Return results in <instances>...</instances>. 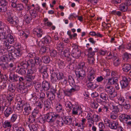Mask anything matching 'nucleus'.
Wrapping results in <instances>:
<instances>
[{"label":"nucleus","instance_id":"1","mask_svg":"<svg viewBox=\"0 0 131 131\" xmlns=\"http://www.w3.org/2000/svg\"><path fill=\"white\" fill-rule=\"evenodd\" d=\"M60 117L59 115L53 112L47 113L45 115L44 117L46 122L51 124H53L56 119L59 118Z\"/></svg>","mask_w":131,"mask_h":131},{"label":"nucleus","instance_id":"2","mask_svg":"<svg viewBox=\"0 0 131 131\" xmlns=\"http://www.w3.org/2000/svg\"><path fill=\"white\" fill-rule=\"evenodd\" d=\"M20 65L25 69H26L30 67L32 69V68L34 67L35 64L34 60L31 59L27 60H23L20 63Z\"/></svg>","mask_w":131,"mask_h":131},{"label":"nucleus","instance_id":"3","mask_svg":"<svg viewBox=\"0 0 131 131\" xmlns=\"http://www.w3.org/2000/svg\"><path fill=\"white\" fill-rule=\"evenodd\" d=\"M105 90L112 97H114L117 95V93L115 91V89L112 86H110L106 87Z\"/></svg>","mask_w":131,"mask_h":131},{"label":"nucleus","instance_id":"4","mask_svg":"<svg viewBox=\"0 0 131 131\" xmlns=\"http://www.w3.org/2000/svg\"><path fill=\"white\" fill-rule=\"evenodd\" d=\"M81 54V51L78 49V46H75L73 48L71 53V56L75 58H78Z\"/></svg>","mask_w":131,"mask_h":131},{"label":"nucleus","instance_id":"5","mask_svg":"<svg viewBox=\"0 0 131 131\" xmlns=\"http://www.w3.org/2000/svg\"><path fill=\"white\" fill-rule=\"evenodd\" d=\"M8 3L6 0H1L0 2V12L3 13L7 10Z\"/></svg>","mask_w":131,"mask_h":131},{"label":"nucleus","instance_id":"6","mask_svg":"<svg viewBox=\"0 0 131 131\" xmlns=\"http://www.w3.org/2000/svg\"><path fill=\"white\" fill-rule=\"evenodd\" d=\"M130 80V79L129 78H127L125 77H123L122 80L120 82V84L121 86V88L124 89L127 87Z\"/></svg>","mask_w":131,"mask_h":131},{"label":"nucleus","instance_id":"7","mask_svg":"<svg viewBox=\"0 0 131 131\" xmlns=\"http://www.w3.org/2000/svg\"><path fill=\"white\" fill-rule=\"evenodd\" d=\"M75 73L77 76L81 79H83L85 76L84 70L81 68H79L77 69Z\"/></svg>","mask_w":131,"mask_h":131},{"label":"nucleus","instance_id":"8","mask_svg":"<svg viewBox=\"0 0 131 131\" xmlns=\"http://www.w3.org/2000/svg\"><path fill=\"white\" fill-rule=\"evenodd\" d=\"M119 118L122 122H127L128 120L131 119V115H128L125 114H122L119 116Z\"/></svg>","mask_w":131,"mask_h":131},{"label":"nucleus","instance_id":"9","mask_svg":"<svg viewBox=\"0 0 131 131\" xmlns=\"http://www.w3.org/2000/svg\"><path fill=\"white\" fill-rule=\"evenodd\" d=\"M19 76L14 73H11L9 75L8 80L10 82H16L18 80Z\"/></svg>","mask_w":131,"mask_h":131},{"label":"nucleus","instance_id":"10","mask_svg":"<svg viewBox=\"0 0 131 131\" xmlns=\"http://www.w3.org/2000/svg\"><path fill=\"white\" fill-rule=\"evenodd\" d=\"M98 49L94 47L92 48L91 47L89 48L88 49L89 56H90V57H93L94 58L95 57L94 55H95V53H98Z\"/></svg>","mask_w":131,"mask_h":131},{"label":"nucleus","instance_id":"11","mask_svg":"<svg viewBox=\"0 0 131 131\" xmlns=\"http://www.w3.org/2000/svg\"><path fill=\"white\" fill-rule=\"evenodd\" d=\"M24 110L25 113L27 114V115H29L31 113L33 110V108L32 106L29 104H25Z\"/></svg>","mask_w":131,"mask_h":131},{"label":"nucleus","instance_id":"12","mask_svg":"<svg viewBox=\"0 0 131 131\" xmlns=\"http://www.w3.org/2000/svg\"><path fill=\"white\" fill-rule=\"evenodd\" d=\"M42 88L43 90L46 91L49 90L50 88V83L46 81H43L41 84Z\"/></svg>","mask_w":131,"mask_h":131},{"label":"nucleus","instance_id":"13","mask_svg":"<svg viewBox=\"0 0 131 131\" xmlns=\"http://www.w3.org/2000/svg\"><path fill=\"white\" fill-rule=\"evenodd\" d=\"M85 83L89 89H94L98 87V85L96 84H94L92 81H86Z\"/></svg>","mask_w":131,"mask_h":131},{"label":"nucleus","instance_id":"14","mask_svg":"<svg viewBox=\"0 0 131 131\" xmlns=\"http://www.w3.org/2000/svg\"><path fill=\"white\" fill-rule=\"evenodd\" d=\"M118 78L117 77H113L108 79L107 83L108 85L114 84L118 82Z\"/></svg>","mask_w":131,"mask_h":131},{"label":"nucleus","instance_id":"15","mask_svg":"<svg viewBox=\"0 0 131 131\" xmlns=\"http://www.w3.org/2000/svg\"><path fill=\"white\" fill-rule=\"evenodd\" d=\"M18 89L20 90V92L21 93H26L28 90L27 86L24 84H19Z\"/></svg>","mask_w":131,"mask_h":131},{"label":"nucleus","instance_id":"16","mask_svg":"<svg viewBox=\"0 0 131 131\" xmlns=\"http://www.w3.org/2000/svg\"><path fill=\"white\" fill-rule=\"evenodd\" d=\"M119 125L118 123V122L113 121L111 122L109 125V127L112 129H116L117 128Z\"/></svg>","mask_w":131,"mask_h":131},{"label":"nucleus","instance_id":"17","mask_svg":"<svg viewBox=\"0 0 131 131\" xmlns=\"http://www.w3.org/2000/svg\"><path fill=\"white\" fill-rule=\"evenodd\" d=\"M14 53L15 55V57H20L21 56L23 53L22 50L21 49L19 48L16 47V48H15Z\"/></svg>","mask_w":131,"mask_h":131},{"label":"nucleus","instance_id":"18","mask_svg":"<svg viewBox=\"0 0 131 131\" xmlns=\"http://www.w3.org/2000/svg\"><path fill=\"white\" fill-rule=\"evenodd\" d=\"M2 126L4 128L10 129L12 127V125L10 122L6 120L2 122Z\"/></svg>","mask_w":131,"mask_h":131},{"label":"nucleus","instance_id":"19","mask_svg":"<svg viewBox=\"0 0 131 131\" xmlns=\"http://www.w3.org/2000/svg\"><path fill=\"white\" fill-rule=\"evenodd\" d=\"M12 112L13 110L12 108L10 107H8L5 109L4 113L5 117H7L12 113Z\"/></svg>","mask_w":131,"mask_h":131},{"label":"nucleus","instance_id":"20","mask_svg":"<svg viewBox=\"0 0 131 131\" xmlns=\"http://www.w3.org/2000/svg\"><path fill=\"white\" fill-rule=\"evenodd\" d=\"M60 54L63 57H68L69 56H71L70 52L69 50H61Z\"/></svg>","mask_w":131,"mask_h":131},{"label":"nucleus","instance_id":"21","mask_svg":"<svg viewBox=\"0 0 131 131\" xmlns=\"http://www.w3.org/2000/svg\"><path fill=\"white\" fill-rule=\"evenodd\" d=\"M131 69V65L128 64H124L122 66V70L125 72H128Z\"/></svg>","mask_w":131,"mask_h":131},{"label":"nucleus","instance_id":"22","mask_svg":"<svg viewBox=\"0 0 131 131\" xmlns=\"http://www.w3.org/2000/svg\"><path fill=\"white\" fill-rule=\"evenodd\" d=\"M6 40L10 44H13L14 43V38L10 34H8Z\"/></svg>","mask_w":131,"mask_h":131},{"label":"nucleus","instance_id":"23","mask_svg":"<svg viewBox=\"0 0 131 131\" xmlns=\"http://www.w3.org/2000/svg\"><path fill=\"white\" fill-rule=\"evenodd\" d=\"M95 77L94 72H90L87 77L88 80L86 81H92L94 79Z\"/></svg>","mask_w":131,"mask_h":131},{"label":"nucleus","instance_id":"24","mask_svg":"<svg viewBox=\"0 0 131 131\" xmlns=\"http://www.w3.org/2000/svg\"><path fill=\"white\" fill-rule=\"evenodd\" d=\"M63 92L65 96L70 97L72 95L73 93L71 89H65L63 90Z\"/></svg>","mask_w":131,"mask_h":131},{"label":"nucleus","instance_id":"25","mask_svg":"<svg viewBox=\"0 0 131 131\" xmlns=\"http://www.w3.org/2000/svg\"><path fill=\"white\" fill-rule=\"evenodd\" d=\"M111 58L114 60V64L115 66H117L120 64V60L119 58L115 56H113Z\"/></svg>","mask_w":131,"mask_h":131},{"label":"nucleus","instance_id":"26","mask_svg":"<svg viewBox=\"0 0 131 131\" xmlns=\"http://www.w3.org/2000/svg\"><path fill=\"white\" fill-rule=\"evenodd\" d=\"M6 31L0 32V40L3 41V40H6L8 34Z\"/></svg>","mask_w":131,"mask_h":131},{"label":"nucleus","instance_id":"27","mask_svg":"<svg viewBox=\"0 0 131 131\" xmlns=\"http://www.w3.org/2000/svg\"><path fill=\"white\" fill-rule=\"evenodd\" d=\"M34 60L36 64L39 66H42L43 62L39 57H35Z\"/></svg>","mask_w":131,"mask_h":131},{"label":"nucleus","instance_id":"28","mask_svg":"<svg viewBox=\"0 0 131 131\" xmlns=\"http://www.w3.org/2000/svg\"><path fill=\"white\" fill-rule=\"evenodd\" d=\"M14 96L12 94H9L7 95L6 97L7 100V101L8 103V105L9 106L11 103V102L13 101V99Z\"/></svg>","mask_w":131,"mask_h":131},{"label":"nucleus","instance_id":"29","mask_svg":"<svg viewBox=\"0 0 131 131\" xmlns=\"http://www.w3.org/2000/svg\"><path fill=\"white\" fill-rule=\"evenodd\" d=\"M65 105L66 107L67 108V110L70 111L71 110L73 107L72 103L69 101H67L65 102Z\"/></svg>","mask_w":131,"mask_h":131},{"label":"nucleus","instance_id":"30","mask_svg":"<svg viewBox=\"0 0 131 131\" xmlns=\"http://www.w3.org/2000/svg\"><path fill=\"white\" fill-rule=\"evenodd\" d=\"M27 74L33 79H34L35 77V72L31 69L28 70V73Z\"/></svg>","mask_w":131,"mask_h":131},{"label":"nucleus","instance_id":"31","mask_svg":"<svg viewBox=\"0 0 131 131\" xmlns=\"http://www.w3.org/2000/svg\"><path fill=\"white\" fill-rule=\"evenodd\" d=\"M39 72L42 73L46 71H47V66L42 65V66H39Z\"/></svg>","mask_w":131,"mask_h":131},{"label":"nucleus","instance_id":"32","mask_svg":"<svg viewBox=\"0 0 131 131\" xmlns=\"http://www.w3.org/2000/svg\"><path fill=\"white\" fill-rule=\"evenodd\" d=\"M29 13L30 15L32 18H35L38 16L37 12L34 9L30 10Z\"/></svg>","mask_w":131,"mask_h":131},{"label":"nucleus","instance_id":"33","mask_svg":"<svg viewBox=\"0 0 131 131\" xmlns=\"http://www.w3.org/2000/svg\"><path fill=\"white\" fill-rule=\"evenodd\" d=\"M46 95L47 97L48 98L51 102H52V101L53 100L55 99V96L56 95L50 93H49L47 92Z\"/></svg>","mask_w":131,"mask_h":131},{"label":"nucleus","instance_id":"34","mask_svg":"<svg viewBox=\"0 0 131 131\" xmlns=\"http://www.w3.org/2000/svg\"><path fill=\"white\" fill-rule=\"evenodd\" d=\"M19 23V20L18 19L17 17H14L12 24L13 25L16 26V27H17L18 26H19L18 25Z\"/></svg>","mask_w":131,"mask_h":131},{"label":"nucleus","instance_id":"35","mask_svg":"<svg viewBox=\"0 0 131 131\" xmlns=\"http://www.w3.org/2000/svg\"><path fill=\"white\" fill-rule=\"evenodd\" d=\"M42 59L44 63H49L50 61V59L48 56H44L42 57Z\"/></svg>","mask_w":131,"mask_h":131},{"label":"nucleus","instance_id":"36","mask_svg":"<svg viewBox=\"0 0 131 131\" xmlns=\"http://www.w3.org/2000/svg\"><path fill=\"white\" fill-rule=\"evenodd\" d=\"M56 77L58 80H62L65 77L63 74L62 72H59L56 74Z\"/></svg>","mask_w":131,"mask_h":131},{"label":"nucleus","instance_id":"37","mask_svg":"<svg viewBox=\"0 0 131 131\" xmlns=\"http://www.w3.org/2000/svg\"><path fill=\"white\" fill-rule=\"evenodd\" d=\"M8 16L7 20L10 24H12L14 17L12 16V15L10 13L8 14Z\"/></svg>","mask_w":131,"mask_h":131},{"label":"nucleus","instance_id":"38","mask_svg":"<svg viewBox=\"0 0 131 131\" xmlns=\"http://www.w3.org/2000/svg\"><path fill=\"white\" fill-rule=\"evenodd\" d=\"M131 58V54L125 52L124 53L123 58L124 60H127Z\"/></svg>","mask_w":131,"mask_h":131},{"label":"nucleus","instance_id":"39","mask_svg":"<svg viewBox=\"0 0 131 131\" xmlns=\"http://www.w3.org/2000/svg\"><path fill=\"white\" fill-rule=\"evenodd\" d=\"M18 115L16 114H13L11 118L10 121L12 122H15L18 119Z\"/></svg>","mask_w":131,"mask_h":131},{"label":"nucleus","instance_id":"40","mask_svg":"<svg viewBox=\"0 0 131 131\" xmlns=\"http://www.w3.org/2000/svg\"><path fill=\"white\" fill-rule=\"evenodd\" d=\"M49 49V48L45 46L42 47L40 49V52L41 54H42L43 53L47 52Z\"/></svg>","mask_w":131,"mask_h":131},{"label":"nucleus","instance_id":"41","mask_svg":"<svg viewBox=\"0 0 131 131\" xmlns=\"http://www.w3.org/2000/svg\"><path fill=\"white\" fill-rule=\"evenodd\" d=\"M51 102L49 101H46L44 102L45 107L47 109H49L51 107Z\"/></svg>","mask_w":131,"mask_h":131},{"label":"nucleus","instance_id":"42","mask_svg":"<svg viewBox=\"0 0 131 131\" xmlns=\"http://www.w3.org/2000/svg\"><path fill=\"white\" fill-rule=\"evenodd\" d=\"M118 114L115 112L112 111L111 113V118L112 119H116L118 116Z\"/></svg>","mask_w":131,"mask_h":131},{"label":"nucleus","instance_id":"43","mask_svg":"<svg viewBox=\"0 0 131 131\" xmlns=\"http://www.w3.org/2000/svg\"><path fill=\"white\" fill-rule=\"evenodd\" d=\"M100 97L105 101H106L108 99V95L105 93H101L100 95Z\"/></svg>","mask_w":131,"mask_h":131},{"label":"nucleus","instance_id":"44","mask_svg":"<svg viewBox=\"0 0 131 131\" xmlns=\"http://www.w3.org/2000/svg\"><path fill=\"white\" fill-rule=\"evenodd\" d=\"M58 65L60 68H63L65 66V62L62 60H61L60 59H59L58 61Z\"/></svg>","mask_w":131,"mask_h":131},{"label":"nucleus","instance_id":"45","mask_svg":"<svg viewBox=\"0 0 131 131\" xmlns=\"http://www.w3.org/2000/svg\"><path fill=\"white\" fill-rule=\"evenodd\" d=\"M26 69L23 68H21L18 70L17 72L21 75H24L26 73Z\"/></svg>","mask_w":131,"mask_h":131},{"label":"nucleus","instance_id":"46","mask_svg":"<svg viewBox=\"0 0 131 131\" xmlns=\"http://www.w3.org/2000/svg\"><path fill=\"white\" fill-rule=\"evenodd\" d=\"M43 40L44 42L48 44L49 43V41L51 40V38L50 36H47L44 37Z\"/></svg>","mask_w":131,"mask_h":131},{"label":"nucleus","instance_id":"47","mask_svg":"<svg viewBox=\"0 0 131 131\" xmlns=\"http://www.w3.org/2000/svg\"><path fill=\"white\" fill-rule=\"evenodd\" d=\"M24 21L27 24H29L32 19V18L31 17H29L27 16H25L24 17Z\"/></svg>","mask_w":131,"mask_h":131},{"label":"nucleus","instance_id":"48","mask_svg":"<svg viewBox=\"0 0 131 131\" xmlns=\"http://www.w3.org/2000/svg\"><path fill=\"white\" fill-rule=\"evenodd\" d=\"M80 86L79 85H74L72 88L71 89L73 92L77 91H78L80 90Z\"/></svg>","mask_w":131,"mask_h":131},{"label":"nucleus","instance_id":"49","mask_svg":"<svg viewBox=\"0 0 131 131\" xmlns=\"http://www.w3.org/2000/svg\"><path fill=\"white\" fill-rule=\"evenodd\" d=\"M8 76L7 74H5L3 75L2 74L1 76V78L3 81L6 82L8 80Z\"/></svg>","mask_w":131,"mask_h":131},{"label":"nucleus","instance_id":"50","mask_svg":"<svg viewBox=\"0 0 131 131\" xmlns=\"http://www.w3.org/2000/svg\"><path fill=\"white\" fill-rule=\"evenodd\" d=\"M36 118L31 115H30L29 116V117L28 118V122L31 123H33L35 121Z\"/></svg>","mask_w":131,"mask_h":131},{"label":"nucleus","instance_id":"51","mask_svg":"<svg viewBox=\"0 0 131 131\" xmlns=\"http://www.w3.org/2000/svg\"><path fill=\"white\" fill-rule=\"evenodd\" d=\"M99 127L100 129L99 130L100 131H103L104 129L105 128V126L102 122H100L99 123Z\"/></svg>","mask_w":131,"mask_h":131},{"label":"nucleus","instance_id":"52","mask_svg":"<svg viewBox=\"0 0 131 131\" xmlns=\"http://www.w3.org/2000/svg\"><path fill=\"white\" fill-rule=\"evenodd\" d=\"M34 110H35V109ZM31 115L33 116L34 117L36 118H38V117L39 116V113L37 111H36L35 110L34 111H32Z\"/></svg>","mask_w":131,"mask_h":131},{"label":"nucleus","instance_id":"53","mask_svg":"<svg viewBox=\"0 0 131 131\" xmlns=\"http://www.w3.org/2000/svg\"><path fill=\"white\" fill-rule=\"evenodd\" d=\"M57 52L56 50H53L50 52V55L52 57H55L56 56Z\"/></svg>","mask_w":131,"mask_h":131},{"label":"nucleus","instance_id":"54","mask_svg":"<svg viewBox=\"0 0 131 131\" xmlns=\"http://www.w3.org/2000/svg\"><path fill=\"white\" fill-rule=\"evenodd\" d=\"M120 105L123 106L124 108L126 110L129 109L130 107V105L126 103L125 102L124 103L119 104Z\"/></svg>","mask_w":131,"mask_h":131},{"label":"nucleus","instance_id":"55","mask_svg":"<svg viewBox=\"0 0 131 131\" xmlns=\"http://www.w3.org/2000/svg\"><path fill=\"white\" fill-rule=\"evenodd\" d=\"M68 81L70 84L73 85V83L75 82L74 79L70 75H69L68 77Z\"/></svg>","mask_w":131,"mask_h":131},{"label":"nucleus","instance_id":"56","mask_svg":"<svg viewBox=\"0 0 131 131\" xmlns=\"http://www.w3.org/2000/svg\"><path fill=\"white\" fill-rule=\"evenodd\" d=\"M41 83L39 82H36L35 84V87L36 90H39L41 88Z\"/></svg>","mask_w":131,"mask_h":131},{"label":"nucleus","instance_id":"57","mask_svg":"<svg viewBox=\"0 0 131 131\" xmlns=\"http://www.w3.org/2000/svg\"><path fill=\"white\" fill-rule=\"evenodd\" d=\"M38 125L37 124L33 125L31 126L30 128V129L31 130V131H37Z\"/></svg>","mask_w":131,"mask_h":131},{"label":"nucleus","instance_id":"58","mask_svg":"<svg viewBox=\"0 0 131 131\" xmlns=\"http://www.w3.org/2000/svg\"><path fill=\"white\" fill-rule=\"evenodd\" d=\"M99 116L97 115L94 114L93 115L92 117V119L94 122H97L99 121Z\"/></svg>","mask_w":131,"mask_h":131},{"label":"nucleus","instance_id":"59","mask_svg":"<svg viewBox=\"0 0 131 131\" xmlns=\"http://www.w3.org/2000/svg\"><path fill=\"white\" fill-rule=\"evenodd\" d=\"M17 10L19 11L22 10L24 9L23 5L21 4H17Z\"/></svg>","mask_w":131,"mask_h":131},{"label":"nucleus","instance_id":"60","mask_svg":"<svg viewBox=\"0 0 131 131\" xmlns=\"http://www.w3.org/2000/svg\"><path fill=\"white\" fill-rule=\"evenodd\" d=\"M91 105L92 108L95 109H97L99 106L98 104L96 102H94V101L93 103H91Z\"/></svg>","mask_w":131,"mask_h":131},{"label":"nucleus","instance_id":"61","mask_svg":"<svg viewBox=\"0 0 131 131\" xmlns=\"http://www.w3.org/2000/svg\"><path fill=\"white\" fill-rule=\"evenodd\" d=\"M15 48L13 46L12 47L11 46H9L7 48L8 51L10 52L9 53H11L13 52L14 53Z\"/></svg>","mask_w":131,"mask_h":131},{"label":"nucleus","instance_id":"62","mask_svg":"<svg viewBox=\"0 0 131 131\" xmlns=\"http://www.w3.org/2000/svg\"><path fill=\"white\" fill-rule=\"evenodd\" d=\"M113 111H112L118 113L119 112V108L118 106H113Z\"/></svg>","mask_w":131,"mask_h":131},{"label":"nucleus","instance_id":"63","mask_svg":"<svg viewBox=\"0 0 131 131\" xmlns=\"http://www.w3.org/2000/svg\"><path fill=\"white\" fill-rule=\"evenodd\" d=\"M57 91V89H56V88L53 87L51 88L50 91H49V93L56 95V92Z\"/></svg>","mask_w":131,"mask_h":131},{"label":"nucleus","instance_id":"64","mask_svg":"<svg viewBox=\"0 0 131 131\" xmlns=\"http://www.w3.org/2000/svg\"><path fill=\"white\" fill-rule=\"evenodd\" d=\"M56 66L55 65H52L51 66H50V73H51V72L53 71L55 72V71L56 70Z\"/></svg>","mask_w":131,"mask_h":131}]
</instances>
